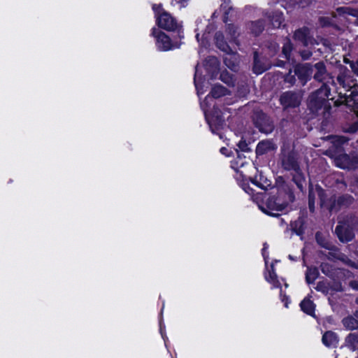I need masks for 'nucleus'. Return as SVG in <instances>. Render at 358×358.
Segmentation results:
<instances>
[{
  "label": "nucleus",
  "mask_w": 358,
  "mask_h": 358,
  "mask_svg": "<svg viewBox=\"0 0 358 358\" xmlns=\"http://www.w3.org/2000/svg\"><path fill=\"white\" fill-rule=\"evenodd\" d=\"M227 93V90L224 87L220 85H215L211 90V95H208L205 100L201 103V107L203 110L206 119L212 130L214 132L213 127L217 124H220L221 120L218 118V117H215L211 114L209 111V106L208 103L210 101H213V97L218 98L223 95H225Z\"/></svg>",
  "instance_id": "nucleus-1"
},
{
  "label": "nucleus",
  "mask_w": 358,
  "mask_h": 358,
  "mask_svg": "<svg viewBox=\"0 0 358 358\" xmlns=\"http://www.w3.org/2000/svg\"><path fill=\"white\" fill-rule=\"evenodd\" d=\"M152 8L156 14L157 23L158 26L168 31H173L178 29L179 24L176 20L168 13H160V6L154 5Z\"/></svg>",
  "instance_id": "nucleus-2"
},
{
  "label": "nucleus",
  "mask_w": 358,
  "mask_h": 358,
  "mask_svg": "<svg viewBox=\"0 0 358 358\" xmlns=\"http://www.w3.org/2000/svg\"><path fill=\"white\" fill-rule=\"evenodd\" d=\"M152 34L156 38V46L160 51H168L174 48H178L180 45V43L178 42H171L166 34L157 30L155 28L152 29Z\"/></svg>",
  "instance_id": "nucleus-3"
},
{
  "label": "nucleus",
  "mask_w": 358,
  "mask_h": 358,
  "mask_svg": "<svg viewBox=\"0 0 358 358\" xmlns=\"http://www.w3.org/2000/svg\"><path fill=\"white\" fill-rule=\"evenodd\" d=\"M287 206V203L282 201L281 199L278 196H271L266 202L265 206H259V208L264 213L271 215H278V212L282 211Z\"/></svg>",
  "instance_id": "nucleus-4"
},
{
  "label": "nucleus",
  "mask_w": 358,
  "mask_h": 358,
  "mask_svg": "<svg viewBox=\"0 0 358 358\" xmlns=\"http://www.w3.org/2000/svg\"><path fill=\"white\" fill-rule=\"evenodd\" d=\"M267 248H268V245L266 244H264V248L262 249V255L264 257L266 267V271L264 273V278L268 282H269L270 284H271L273 285V287H274V288L279 287L280 286V283L278 281V280L277 278V275L274 271L273 263L271 264L270 269H268V266H267V262H268V256L266 252Z\"/></svg>",
  "instance_id": "nucleus-5"
},
{
  "label": "nucleus",
  "mask_w": 358,
  "mask_h": 358,
  "mask_svg": "<svg viewBox=\"0 0 358 358\" xmlns=\"http://www.w3.org/2000/svg\"><path fill=\"white\" fill-rule=\"evenodd\" d=\"M280 102L285 107H296L301 102V96L294 92H285L280 97Z\"/></svg>",
  "instance_id": "nucleus-6"
},
{
  "label": "nucleus",
  "mask_w": 358,
  "mask_h": 358,
  "mask_svg": "<svg viewBox=\"0 0 358 358\" xmlns=\"http://www.w3.org/2000/svg\"><path fill=\"white\" fill-rule=\"evenodd\" d=\"M312 73L313 70L308 64L298 65L295 68V74L298 76L303 85L306 83Z\"/></svg>",
  "instance_id": "nucleus-7"
},
{
  "label": "nucleus",
  "mask_w": 358,
  "mask_h": 358,
  "mask_svg": "<svg viewBox=\"0 0 358 358\" xmlns=\"http://www.w3.org/2000/svg\"><path fill=\"white\" fill-rule=\"evenodd\" d=\"M335 231L338 238L342 242L350 241L354 237V234L352 231L345 229L344 227L341 225L336 227Z\"/></svg>",
  "instance_id": "nucleus-8"
},
{
  "label": "nucleus",
  "mask_w": 358,
  "mask_h": 358,
  "mask_svg": "<svg viewBox=\"0 0 358 358\" xmlns=\"http://www.w3.org/2000/svg\"><path fill=\"white\" fill-rule=\"evenodd\" d=\"M338 341L336 335L331 331L326 332L322 336V343L327 347H336Z\"/></svg>",
  "instance_id": "nucleus-9"
},
{
  "label": "nucleus",
  "mask_w": 358,
  "mask_h": 358,
  "mask_svg": "<svg viewBox=\"0 0 358 358\" xmlns=\"http://www.w3.org/2000/svg\"><path fill=\"white\" fill-rule=\"evenodd\" d=\"M301 310L310 315L314 316L315 306L309 299H304L300 303Z\"/></svg>",
  "instance_id": "nucleus-10"
},
{
  "label": "nucleus",
  "mask_w": 358,
  "mask_h": 358,
  "mask_svg": "<svg viewBox=\"0 0 358 358\" xmlns=\"http://www.w3.org/2000/svg\"><path fill=\"white\" fill-rule=\"evenodd\" d=\"M346 343L352 351L358 349V333L350 334L346 338Z\"/></svg>",
  "instance_id": "nucleus-11"
},
{
  "label": "nucleus",
  "mask_w": 358,
  "mask_h": 358,
  "mask_svg": "<svg viewBox=\"0 0 358 358\" xmlns=\"http://www.w3.org/2000/svg\"><path fill=\"white\" fill-rule=\"evenodd\" d=\"M272 148L273 145L270 141H262L258 143L256 148V152L257 155H263Z\"/></svg>",
  "instance_id": "nucleus-12"
},
{
  "label": "nucleus",
  "mask_w": 358,
  "mask_h": 358,
  "mask_svg": "<svg viewBox=\"0 0 358 358\" xmlns=\"http://www.w3.org/2000/svg\"><path fill=\"white\" fill-rule=\"evenodd\" d=\"M315 69L317 71L314 76L315 78L320 81H322L324 78V75L326 73V69L324 64L320 62L317 63L315 65Z\"/></svg>",
  "instance_id": "nucleus-13"
},
{
  "label": "nucleus",
  "mask_w": 358,
  "mask_h": 358,
  "mask_svg": "<svg viewBox=\"0 0 358 358\" xmlns=\"http://www.w3.org/2000/svg\"><path fill=\"white\" fill-rule=\"evenodd\" d=\"M246 163L245 157L243 154L238 153L236 159L231 162V166L234 170H238L239 168L243 167Z\"/></svg>",
  "instance_id": "nucleus-14"
},
{
  "label": "nucleus",
  "mask_w": 358,
  "mask_h": 358,
  "mask_svg": "<svg viewBox=\"0 0 358 358\" xmlns=\"http://www.w3.org/2000/svg\"><path fill=\"white\" fill-rule=\"evenodd\" d=\"M308 30L307 29H302L297 30L294 34V37L301 41L304 45H307V37L308 35Z\"/></svg>",
  "instance_id": "nucleus-15"
},
{
  "label": "nucleus",
  "mask_w": 358,
  "mask_h": 358,
  "mask_svg": "<svg viewBox=\"0 0 358 358\" xmlns=\"http://www.w3.org/2000/svg\"><path fill=\"white\" fill-rule=\"evenodd\" d=\"M223 36L222 34L220 33H217L216 35H215V40H216V44L217 45V47L224 51V52H227L228 50H229V46L227 44H226L224 41H223Z\"/></svg>",
  "instance_id": "nucleus-16"
},
{
  "label": "nucleus",
  "mask_w": 358,
  "mask_h": 358,
  "mask_svg": "<svg viewBox=\"0 0 358 358\" xmlns=\"http://www.w3.org/2000/svg\"><path fill=\"white\" fill-rule=\"evenodd\" d=\"M317 271L315 268H308L306 272V281L308 283L313 282L317 276Z\"/></svg>",
  "instance_id": "nucleus-17"
},
{
  "label": "nucleus",
  "mask_w": 358,
  "mask_h": 358,
  "mask_svg": "<svg viewBox=\"0 0 358 358\" xmlns=\"http://www.w3.org/2000/svg\"><path fill=\"white\" fill-rule=\"evenodd\" d=\"M348 160L349 157L348 155H342L339 159H337L336 165L342 169L348 168L349 166Z\"/></svg>",
  "instance_id": "nucleus-18"
},
{
  "label": "nucleus",
  "mask_w": 358,
  "mask_h": 358,
  "mask_svg": "<svg viewBox=\"0 0 358 358\" xmlns=\"http://www.w3.org/2000/svg\"><path fill=\"white\" fill-rule=\"evenodd\" d=\"M322 94H324L325 97H328V94H327V89L326 88H320L318 91H317L315 92V94H313L311 96L310 101H312V100H313L315 96H320V100H319L318 102H319V103H322V102L325 99L324 97H322Z\"/></svg>",
  "instance_id": "nucleus-19"
},
{
  "label": "nucleus",
  "mask_w": 358,
  "mask_h": 358,
  "mask_svg": "<svg viewBox=\"0 0 358 358\" xmlns=\"http://www.w3.org/2000/svg\"><path fill=\"white\" fill-rule=\"evenodd\" d=\"M267 69V67H262L259 65V62L257 58V54L255 55V62L253 71L257 74H260Z\"/></svg>",
  "instance_id": "nucleus-20"
},
{
  "label": "nucleus",
  "mask_w": 358,
  "mask_h": 358,
  "mask_svg": "<svg viewBox=\"0 0 358 358\" xmlns=\"http://www.w3.org/2000/svg\"><path fill=\"white\" fill-rule=\"evenodd\" d=\"M252 31L255 34H258L263 30V24L261 21H258L256 22L252 23Z\"/></svg>",
  "instance_id": "nucleus-21"
},
{
  "label": "nucleus",
  "mask_w": 358,
  "mask_h": 358,
  "mask_svg": "<svg viewBox=\"0 0 358 358\" xmlns=\"http://www.w3.org/2000/svg\"><path fill=\"white\" fill-rule=\"evenodd\" d=\"M292 50V45L289 41L286 42L282 48V53L285 55L287 59H289V53Z\"/></svg>",
  "instance_id": "nucleus-22"
},
{
  "label": "nucleus",
  "mask_w": 358,
  "mask_h": 358,
  "mask_svg": "<svg viewBox=\"0 0 358 358\" xmlns=\"http://www.w3.org/2000/svg\"><path fill=\"white\" fill-rule=\"evenodd\" d=\"M189 1V0H172L171 3L173 6H178L180 8H182L187 6Z\"/></svg>",
  "instance_id": "nucleus-23"
},
{
  "label": "nucleus",
  "mask_w": 358,
  "mask_h": 358,
  "mask_svg": "<svg viewBox=\"0 0 358 358\" xmlns=\"http://www.w3.org/2000/svg\"><path fill=\"white\" fill-rule=\"evenodd\" d=\"M228 31H229V36H227V38L229 40H232L235 38V29L234 26H229L228 27Z\"/></svg>",
  "instance_id": "nucleus-24"
},
{
  "label": "nucleus",
  "mask_w": 358,
  "mask_h": 358,
  "mask_svg": "<svg viewBox=\"0 0 358 358\" xmlns=\"http://www.w3.org/2000/svg\"><path fill=\"white\" fill-rule=\"evenodd\" d=\"M196 73H197V72H196ZM196 76V74H195L194 84L197 90V94L199 96L203 93V91L202 90V86L197 82Z\"/></svg>",
  "instance_id": "nucleus-25"
},
{
  "label": "nucleus",
  "mask_w": 358,
  "mask_h": 358,
  "mask_svg": "<svg viewBox=\"0 0 358 358\" xmlns=\"http://www.w3.org/2000/svg\"><path fill=\"white\" fill-rule=\"evenodd\" d=\"M354 319L352 318H348L344 320V324L345 325H348V327L354 329L356 328L357 326L353 324Z\"/></svg>",
  "instance_id": "nucleus-26"
},
{
  "label": "nucleus",
  "mask_w": 358,
  "mask_h": 358,
  "mask_svg": "<svg viewBox=\"0 0 358 358\" xmlns=\"http://www.w3.org/2000/svg\"><path fill=\"white\" fill-rule=\"evenodd\" d=\"M276 17H277V19L275 21H273L272 23L274 27H279L281 24V16L277 15Z\"/></svg>",
  "instance_id": "nucleus-27"
},
{
  "label": "nucleus",
  "mask_w": 358,
  "mask_h": 358,
  "mask_svg": "<svg viewBox=\"0 0 358 358\" xmlns=\"http://www.w3.org/2000/svg\"><path fill=\"white\" fill-rule=\"evenodd\" d=\"M341 10H344L345 13H348L352 15H354V16H357L358 15V11L357 10H353L352 12L350 13L349 12V8H340Z\"/></svg>",
  "instance_id": "nucleus-28"
},
{
  "label": "nucleus",
  "mask_w": 358,
  "mask_h": 358,
  "mask_svg": "<svg viewBox=\"0 0 358 358\" xmlns=\"http://www.w3.org/2000/svg\"><path fill=\"white\" fill-rule=\"evenodd\" d=\"M220 152L222 154V155H224L227 157H229L230 155V153L231 152L230 150H229L227 148H222L220 149Z\"/></svg>",
  "instance_id": "nucleus-29"
},
{
  "label": "nucleus",
  "mask_w": 358,
  "mask_h": 358,
  "mask_svg": "<svg viewBox=\"0 0 358 358\" xmlns=\"http://www.w3.org/2000/svg\"><path fill=\"white\" fill-rule=\"evenodd\" d=\"M351 68L354 73L358 76V62L356 64H351Z\"/></svg>",
  "instance_id": "nucleus-30"
},
{
  "label": "nucleus",
  "mask_w": 358,
  "mask_h": 358,
  "mask_svg": "<svg viewBox=\"0 0 358 358\" xmlns=\"http://www.w3.org/2000/svg\"><path fill=\"white\" fill-rule=\"evenodd\" d=\"M283 166L287 169H295L296 167V165L294 163L290 165H287L285 161H283Z\"/></svg>",
  "instance_id": "nucleus-31"
},
{
  "label": "nucleus",
  "mask_w": 358,
  "mask_h": 358,
  "mask_svg": "<svg viewBox=\"0 0 358 358\" xmlns=\"http://www.w3.org/2000/svg\"><path fill=\"white\" fill-rule=\"evenodd\" d=\"M280 296H281L282 301H285V306L287 308L288 307V303H287L288 299L286 297L285 295H282V293L280 294Z\"/></svg>",
  "instance_id": "nucleus-32"
},
{
  "label": "nucleus",
  "mask_w": 358,
  "mask_h": 358,
  "mask_svg": "<svg viewBox=\"0 0 358 358\" xmlns=\"http://www.w3.org/2000/svg\"><path fill=\"white\" fill-rule=\"evenodd\" d=\"M224 62H225L226 65H227L229 68L231 69L232 70H235V66H231L227 63V62H228V58H227V57H226V58H225Z\"/></svg>",
  "instance_id": "nucleus-33"
},
{
  "label": "nucleus",
  "mask_w": 358,
  "mask_h": 358,
  "mask_svg": "<svg viewBox=\"0 0 358 358\" xmlns=\"http://www.w3.org/2000/svg\"><path fill=\"white\" fill-rule=\"evenodd\" d=\"M351 286H352L354 289H358V282H351Z\"/></svg>",
  "instance_id": "nucleus-34"
},
{
  "label": "nucleus",
  "mask_w": 358,
  "mask_h": 358,
  "mask_svg": "<svg viewBox=\"0 0 358 358\" xmlns=\"http://www.w3.org/2000/svg\"><path fill=\"white\" fill-rule=\"evenodd\" d=\"M338 82H339V83H340V84H341V85L343 84V78H342V77H341V76H339L338 77Z\"/></svg>",
  "instance_id": "nucleus-35"
},
{
  "label": "nucleus",
  "mask_w": 358,
  "mask_h": 358,
  "mask_svg": "<svg viewBox=\"0 0 358 358\" xmlns=\"http://www.w3.org/2000/svg\"><path fill=\"white\" fill-rule=\"evenodd\" d=\"M160 331H161L162 335L163 336V327H162V323H160Z\"/></svg>",
  "instance_id": "nucleus-36"
},
{
  "label": "nucleus",
  "mask_w": 358,
  "mask_h": 358,
  "mask_svg": "<svg viewBox=\"0 0 358 358\" xmlns=\"http://www.w3.org/2000/svg\"><path fill=\"white\" fill-rule=\"evenodd\" d=\"M244 189H245V192H246L247 193H248V194H251V192H250V190H251V189H250V188Z\"/></svg>",
  "instance_id": "nucleus-37"
},
{
  "label": "nucleus",
  "mask_w": 358,
  "mask_h": 358,
  "mask_svg": "<svg viewBox=\"0 0 358 358\" xmlns=\"http://www.w3.org/2000/svg\"><path fill=\"white\" fill-rule=\"evenodd\" d=\"M313 203V202L311 201V199L310 198V200H309L310 208L312 207Z\"/></svg>",
  "instance_id": "nucleus-38"
},
{
  "label": "nucleus",
  "mask_w": 358,
  "mask_h": 358,
  "mask_svg": "<svg viewBox=\"0 0 358 358\" xmlns=\"http://www.w3.org/2000/svg\"><path fill=\"white\" fill-rule=\"evenodd\" d=\"M199 34H196V38H197L198 41H199Z\"/></svg>",
  "instance_id": "nucleus-39"
},
{
  "label": "nucleus",
  "mask_w": 358,
  "mask_h": 358,
  "mask_svg": "<svg viewBox=\"0 0 358 358\" xmlns=\"http://www.w3.org/2000/svg\"><path fill=\"white\" fill-rule=\"evenodd\" d=\"M221 76H222V80L227 83V81L224 80V75H222Z\"/></svg>",
  "instance_id": "nucleus-40"
},
{
  "label": "nucleus",
  "mask_w": 358,
  "mask_h": 358,
  "mask_svg": "<svg viewBox=\"0 0 358 358\" xmlns=\"http://www.w3.org/2000/svg\"><path fill=\"white\" fill-rule=\"evenodd\" d=\"M357 302L358 303V299L357 300Z\"/></svg>",
  "instance_id": "nucleus-41"
},
{
  "label": "nucleus",
  "mask_w": 358,
  "mask_h": 358,
  "mask_svg": "<svg viewBox=\"0 0 358 358\" xmlns=\"http://www.w3.org/2000/svg\"><path fill=\"white\" fill-rule=\"evenodd\" d=\"M357 358H358V357H357Z\"/></svg>",
  "instance_id": "nucleus-42"
}]
</instances>
